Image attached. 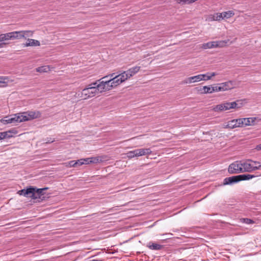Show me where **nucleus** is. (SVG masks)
<instances>
[{
  "label": "nucleus",
  "mask_w": 261,
  "mask_h": 261,
  "mask_svg": "<svg viewBox=\"0 0 261 261\" xmlns=\"http://www.w3.org/2000/svg\"><path fill=\"white\" fill-rule=\"evenodd\" d=\"M73 164H75L76 167L80 166L84 164V162L83 161L82 159L80 160H78L77 161H75V162Z\"/></svg>",
  "instance_id": "obj_36"
},
{
  "label": "nucleus",
  "mask_w": 261,
  "mask_h": 261,
  "mask_svg": "<svg viewBox=\"0 0 261 261\" xmlns=\"http://www.w3.org/2000/svg\"><path fill=\"white\" fill-rule=\"evenodd\" d=\"M222 16L221 14H219V13H216L213 14H210L206 16L205 20L207 21H220L222 20Z\"/></svg>",
  "instance_id": "obj_10"
},
{
  "label": "nucleus",
  "mask_w": 261,
  "mask_h": 261,
  "mask_svg": "<svg viewBox=\"0 0 261 261\" xmlns=\"http://www.w3.org/2000/svg\"><path fill=\"white\" fill-rule=\"evenodd\" d=\"M140 66H135L132 68H129L126 71V72L127 73L129 77L133 76L135 74L138 73L140 70Z\"/></svg>",
  "instance_id": "obj_18"
},
{
  "label": "nucleus",
  "mask_w": 261,
  "mask_h": 261,
  "mask_svg": "<svg viewBox=\"0 0 261 261\" xmlns=\"http://www.w3.org/2000/svg\"><path fill=\"white\" fill-rule=\"evenodd\" d=\"M239 181H243V180H249L250 179H252L253 177H256L255 175H251V174H240L238 175Z\"/></svg>",
  "instance_id": "obj_20"
},
{
  "label": "nucleus",
  "mask_w": 261,
  "mask_h": 261,
  "mask_svg": "<svg viewBox=\"0 0 261 261\" xmlns=\"http://www.w3.org/2000/svg\"><path fill=\"white\" fill-rule=\"evenodd\" d=\"M133 152L134 153L135 156H140L139 149L133 150Z\"/></svg>",
  "instance_id": "obj_42"
},
{
  "label": "nucleus",
  "mask_w": 261,
  "mask_h": 261,
  "mask_svg": "<svg viewBox=\"0 0 261 261\" xmlns=\"http://www.w3.org/2000/svg\"><path fill=\"white\" fill-rule=\"evenodd\" d=\"M91 161H90L91 163H99L101 160H99L98 157L90 158Z\"/></svg>",
  "instance_id": "obj_35"
},
{
  "label": "nucleus",
  "mask_w": 261,
  "mask_h": 261,
  "mask_svg": "<svg viewBox=\"0 0 261 261\" xmlns=\"http://www.w3.org/2000/svg\"><path fill=\"white\" fill-rule=\"evenodd\" d=\"M47 189H48L47 187L38 189L35 187L30 186L26 189L18 191L17 193L20 195H23L28 198H31L33 199H39L42 201L46 197L44 196L45 194L44 191Z\"/></svg>",
  "instance_id": "obj_1"
},
{
  "label": "nucleus",
  "mask_w": 261,
  "mask_h": 261,
  "mask_svg": "<svg viewBox=\"0 0 261 261\" xmlns=\"http://www.w3.org/2000/svg\"><path fill=\"white\" fill-rule=\"evenodd\" d=\"M16 34V36H15V35H14V36H15V37H16L14 39H15V38H16L17 37H18V34ZM13 35H14V33H13ZM9 35L14 36V35H12V34H9Z\"/></svg>",
  "instance_id": "obj_49"
},
{
  "label": "nucleus",
  "mask_w": 261,
  "mask_h": 261,
  "mask_svg": "<svg viewBox=\"0 0 261 261\" xmlns=\"http://www.w3.org/2000/svg\"><path fill=\"white\" fill-rule=\"evenodd\" d=\"M258 120V121L261 120L260 119H258L256 117H251L250 118V125H254L256 124V123L255 122V121Z\"/></svg>",
  "instance_id": "obj_34"
},
{
  "label": "nucleus",
  "mask_w": 261,
  "mask_h": 261,
  "mask_svg": "<svg viewBox=\"0 0 261 261\" xmlns=\"http://www.w3.org/2000/svg\"><path fill=\"white\" fill-rule=\"evenodd\" d=\"M229 105L230 104L229 102H224L223 103L215 106L213 108V110L215 112H221L223 111L229 110L231 109L230 108H229Z\"/></svg>",
  "instance_id": "obj_8"
},
{
  "label": "nucleus",
  "mask_w": 261,
  "mask_h": 261,
  "mask_svg": "<svg viewBox=\"0 0 261 261\" xmlns=\"http://www.w3.org/2000/svg\"><path fill=\"white\" fill-rule=\"evenodd\" d=\"M8 131V133H11V134H17L18 133V131L15 128H12Z\"/></svg>",
  "instance_id": "obj_40"
},
{
  "label": "nucleus",
  "mask_w": 261,
  "mask_h": 261,
  "mask_svg": "<svg viewBox=\"0 0 261 261\" xmlns=\"http://www.w3.org/2000/svg\"><path fill=\"white\" fill-rule=\"evenodd\" d=\"M215 92L222 91H224L223 89L222 88V86L220 85V83L217 84V86H215Z\"/></svg>",
  "instance_id": "obj_37"
},
{
  "label": "nucleus",
  "mask_w": 261,
  "mask_h": 261,
  "mask_svg": "<svg viewBox=\"0 0 261 261\" xmlns=\"http://www.w3.org/2000/svg\"><path fill=\"white\" fill-rule=\"evenodd\" d=\"M228 172L230 174L243 173V169L242 166H241V161H237L231 164L228 167Z\"/></svg>",
  "instance_id": "obj_4"
},
{
  "label": "nucleus",
  "mask_w": 261,
  "mask_h": 261,
  "mask_svg": "<svg viewBox=\"0 0 261 261\" xmlns=\"http://www.w3.org/2000/svg\"><path fill=\"white\" fill-rule=\"evenodd\" d=\"M242 222L248 224H253L254 223L253 220L249 218H243L242 219Z\"/></svg>",
  "instance_id": "obj_33"
},
{
  "label": "nucleus",
  "mask_w": 261,
  "mask_h": 261,
  "mask_svg": "<svg viewBox=\"0 0 261 261\" xmlns=\"http://www.w3.org/2000/svg\"><path fill=\"white\" fill-rule=\"evenodd\" d=\"M220 85L223 89V91L230 90L234 87L233 82L231 81L220 83Z\"/></svg>",
  "instance_id": "obj_15"
},
{
  "label": "nucleus",
  "mask_w": 261,
  "mask_h": 261,
  "mask_svg": "<svg viewBox=\"0 0 261 261\" xmlns=\"http://www.w3.org/2000/svg\"><path fill=\"white\" fill-rule=\"evenodd\" d=\"M110 76L111 77H112V78H113V77H114V76H115V73H113L111 74L110 75Z\"/></svg>",
  "instance_id": "obj_48"
},
{
  "label": "nucleus",
  "mask_w": 261,
  "mask_h": 261,
  "mask_svg": "<svg viewBox=\"0 0 261 261\" xmlns=\"http://www.w3.org/2000/svg\"><path fill=\"white\" fill-rule=\"evenodd\" d=\"M97 94L96 89L92 88L91 87L87 85L82 92V95L84 97V99L92 97Z\"/></svg>",
  "instance_id": "obj_6"
},
{
  "label": "nucleus",
  "mask_w": 261,
  "mask_h": 261,
  "mask_svg": "<svg viewBox=\"0 0 261 261\" xmlns=\"http://www.w3.org/2000/svg\"><path fill=\"white\" fill-rule=\"evenodd\" d=\"M253 162L254 163V164L255 165H258V166L260 165V163L259 162H258L253 161Z\"/></svg>",
  "instance_id": "obj_47"
},
{
  "label": "nucleus",
  "mask_w": 261,
  "mask_h": 261,
  "mask_svg": "<svg viewBox=\"0 0 261 261\" xmlns=\"http://www.w3.org/2000/svg\"><path fill=\"white\" fill-rule=\"evenodd\" d=\"M127 157L129 159H132L133 158L135 157L134 153L133 152V151H129L127 153Z\"/></svg>",
  "instance_id": "obj_39"
},
{
  "label": "nucleus",
  "mask_w": 261,
  "mask_h": 261,
  "mask_svg": "<svg viewBox=\"0 0 261 261\" xmlns=\"http://www.w3.org/2000/svg\"><path fill=\"white\" fill-rule=\"evenodd\" d=\"M83 161L84 162V164H91V163L90 162L91 161L90 158H86V159H82Z\"/></svg>",
  "instance_id": "obj_38"
},
{
  "label": "nucleus",
  "mask_w": 261,
  "mask_h": 261,
  "mask_svg": "<svg viewBox=\"0 0 261 261\" xmlns=\"http://www.w3.org/2000/svg\"><path fill=\"white\" fill-rule=\"evenodd\" d=\"M75 162V161H71L69 162V164L70 167H76L75 164H73Z\"/></svg>",
  "instance_id": "obj_43"
},
{
  "label": "nucleus",
  "mask_w": 261,
  "mask_h": 261,
  "mask_svg": "<svg viewBox=\"0 0 261 261\" xmlns=\"http://www.w3.org/2000/svg\"><path fill=\"white\" fill-rule=\"evenodd\" d=\"M256 149H257L258 150H261V144H259L257 146H256Z\"/></svg>",
  "instance_id": "obj_46"
},
{
  "label": "nucleus",
  "mask_w": 261,
  "mask_h": 261,
  "mask_svg": "<svg viewBox=\"0 0 261 261\" xmlns=\"http://www.w3.org/2000/svg\"><path fill=\"white\" fill-rule=\"evenodd\" d=\"M48 68V66H41L37 68V71L40 72H47Z\"/></svg>",
  "instance_id": "obj_32"
},
{
  "label": "nucleus",
  "mask_w": 261,
  "mask_h": 261,
  "mask_svg": "<svg viewBox=\"0 0 261 261\" xmlns=\"http://www.w3.org/2000/svg\"><path fill=\"white\" fill-rule=\"evenodd\" d=\"M241 119L242 120L243 127L250 125V118H241Z\"/></svg>",
  "instance_id": "obj_30"
},
{
  "label": "nucleus",
  "mask_w": 261,
  "mask_h": 261,
  "mask_svg": "<svg viewBox=\"0 0 261 261\" xmlns=\"http://www.w3.org/2000/svg\"><path fill=\"white\" fill-rule=\"evenodd\" d=\"M242 120L241 118L233 119L229 121L226 125L227 128H234L238 127H243Z\"/></svg>",
  "instance_id": "obj_7"
},
{
  "label": "nucleus",
  "mask_w": 261,
  "mask_h": 261,
  "mask_svg": "<svg viewBox=\"0 0 261 261\" xmlns=\"http://www.w3.org/2000/svg\"><path fill=\"white\" fill-rule=\"evenodd\" d=\"M0 122L3 123L4 124H7L9 123H16L21 122L22 119H21L20 114L19 113L11 115L10 116H6L1 119Z\"/></svg>",
  "instance_id": "obj_3"
},
{
  "label": "nucleus",
  "mask_w": 261,
  "mask_h": 261,
  "mask_svg": "<svg viewBox=\"0 0 261 261\" xmlns=\"http://www.w3.org/2000/svg\"><path fill=\"white\" fill-rule=\"evenodd\" d=\"M11 33H33V31L30 30H25V31H14Z\"/></svg>",
  "instance_id": "obj_41"
},
{
  "label": "nucleus",
  "mask_w": 261,
  "mask_h": 261,
  "mask_svg": "<svg viewBox=\"0 0 261 261\" xmlns=\"http://www.w3.org/2000/svg\"><path fill=\"white\" fill-rule=\"evenodd\" d=\"M198 90L200 91L202 94L212 93L215 92V86H203L202 88H200V89Z\"/></svg>",
  "instance_id": "obj_14"
},
{
  "label": "nucleus",
  "mask_w": 261,
  "mask_h": 261,
  "mask_svg": "<svg viewBox=\"0 0 261 261\" xmlns=\"http://www.w3.org/2000/svg\"><path fill=\"white\" fill-rule=\"evenodd\" d=\"M214 43H215L214 42V41L208 42L206 43H203L202 45V48L204 49H208V48H214L215 47Z\"/></svg>",
  "instance_id": "obj_27"
},
{
  "label": "nucleus",
  "mask_w": 261,
  "mask_h": 261,
  "mask_svg": "<svg viewBox=\"0 0 261 261\" xmlns=\"http://www.w3.org/2000/svg\"><path fill=\"white\" fill-rule=\"evenodd\" d=\"M107 77H108V76H105L103 77L102 79L97 80L95 82L92 83L88 85L90 87H91L92 88H94L95 89L97 90L96 88H97V87H98L97 85H98L99 82L100 81H101V80L107 79Z\"/></svg>",
  "instance_id": "obj_29"
},
{
  "label": "nucleus",
  "mask_w": 261,
  "mask_h": 261,
  "mask_svg": "<svg viewBox=\"0 0 261 261\" xmlns=\"http://www.w3.org/2000/svg\"><path fill=\"white\" fill-rule=\"evenodd\" d=\"M249 161L253 162L252 160H248V162L243 163L241 161V166H242L243 172H250L259 169L261 168V165L253 166L250 163H248Z\"/></svg>",
  "instance_id": "obj_5"
},
{
  "label": "nucleus",
  "mask_w": 261,
  "mask_h": 261,
  "mask_svg": "<svg viewBox=\"0 0 261 261\" xmlns=\"http://www.w3.org/2000/svg\"><path fill=\"white\" fill-rule=\"evenodd\" d=\"M216 75V74L215 72L207 73L206 74H200V75L203 76L202 77L201 76V81L202 80H203V81L209 80L211 79L212 76H214Z\"/></svg>",
  "instance_id": "obj_23"
},
{
  "label": "nucleus",
  "mask_w": 261,
  "mask_h": 261,
  "mask_svg": "<svg viewBox=\"0 0 261 261\" xmlns=\"http://www.w3.org/2000/svg\"><path fill=\"white\" fill-rule=\"evenodd\" d=\"M104 82L107 83L106 84H105L106 86L105 88H109V91L115 87L113 84H111L112 81L111 79L107 81H104Z\"/></svg>",
  "instance_id": "obj_31"
},
{
  "label": "nucleus",
  "mask_w": 261,
  "mask_h": 261,
  "mask_svg": "<svg viewBox=\"0 0 261 261\" xmlns=\"http://www.w3.org/2000/svg\"><path fill=\"white\" fill-rule=\"evenodd\" d=\"M219 14H221L222 16V20L223 19H227L231 17L234 14V12L232 11H228L226 12H223L222 13H219Z\"/></svg>",
  "instance_id": "obj_22"
},
{
  "label": "nucleus",
  "mask_w": 261,
  "mask_h": 261,
  "mask_svg": "<svg viewBox=\"0 0 261 261\" xmlns=\"http://www.w3.org/2000/svg\"><path fill=\"white\" fill-rule=\"evenodd\" d=\"M8 131L0 132V140L6 139L10 138L13 137V135H9Z\"/></svg>",
  "instance_id": "obj_28"
},
{
  "label": "nucleus",
  "mask_w": 261,
  "mask_h": 261,
  "mask_svg": "<svg viewBox=\"0 0 261 261\" xmlns=\"http://www.w3.org/2000/svg\"><path fill=\"white\" fill-rule=\"evenodd\" d=\"M111 80L112 81L111 84H113L115 87L122 83V82H120V79L119 78L117 75L111 79Z\"/></svg>",
  "instance_id": "obj_25"
},
{
  "label": "nucleus",
  "mask_w": 261,
  "mask_h": 261,
  "mask_svg": "<svg viewBox=\"0 0 261 261\" xmlns=\"http://www.w3.org/2000/svg\"><path fill=\"white\" fill-rule=\"evenodd\" d=\"M201 75H200V74L189 77L187 79H186L184 81L183 83L184 84H191L193 83L198 82L201 81ZM203 76H202V77Z\"/></svg>",
  "instance_id": "obj_12"
},
{
  "label": "nucleus",
  "mask_w": 261,
  "mask_h": 261,
  "mask_svg": "<svg viewBox=\"0 0 261 261\" xmlns=\"http://www.w3.org/2000/svg\"><path fill=\"white\" fill-rule=\"evenodd\" d=\"M239 182V176L238 175L232 176L229 177H226L223 180L222 185L225 186L228 185H232Z\"/></svg>",
  "instance_id": "obj_9"
},
{
  "label": "nucleus",
  "mask_w": 261,
  "mask_h": 261,
  "mask_svg": "<svg viewBox=\"0 0 261 261\" xmlns=\"http://www.w3.org/2000/svg\"><path fill=\"white\" fill-rule=\"evenodd\" d=\"M245 99H239L235 101L229 102L230 109H239L244 106V102Z\"/></svg>",
  "instance_id": "obj_13"
},
{
  "label": "nucleus",
  "mask_w": 261,
  "mask_h": 261,
  "mask_svg": "<svg viewBox=\"0 0 261 261\" xmlns=\"http://www.w3.org/2000/svg\"><path fill=\"white\" fill-rule=\"evenodd\" d=\"M107 83V82H104V81H100L98 83V85L97 88V94L99 93H102L103 92L109 91V88H105V84Z\"/></svg>",
  "instance_id": "obj_17"
},
{
  "label": "nucleus",
  "mask_w": 261,
  "mask_h": 261,
  "mask_svg": "<svg viewBox=\"0 0 261 261\" xmlns=\"http://www.w3.org/2000/svg\"><path fill=\"white\" fill-rule=\"evenodd\" d=\"M117 75L119 78H120V82H122V83L130 78L128 75L127 73L126 72V71L119 73Z\"/></svg>",
  "instance_id": "obj_24"
},
{
  "label": "nucleus",
  "mask_w": 261,
  "mask_h": 261,
  "mask_svg": "<svg viewBox=\"0 0 261 261\" xmlns=\"http://www.w3.org/2000/svg\"><path fill=\"white\" fill-rule=\"evenodd\" d=\"M19 113L20 114L21 119H22V122L38 118L41 116V113L38 111H27Z\"/></svg>",
  "instance_id": "obj_2"
},
{
  "label": "nucleus",
  "mask_w": 261,
  "mask_h": 261,
  "mask_svg": "<svg viewBox=\"0 0 261 261\" xmlns=\"http://www.w3.org/2000/svg\"><path fill=\"white\" fill-rule=\"evenodd\" d=\"M2 80H3V78L0 77V87H4V84L6 83V82L5 81H3Z\"/></svg>",
  "instance_id": "obj_44"
},
{
  "label": "nucleus",
  "mask_w": 261,
  "mask_h": 261,
  "mask_svg": "<svg viewBox=\"0 0 261 261\" xmlns=\"http://www.w3.org/2000/svg\"><path fill=\"white\" fill-rule=\"evenodd\" d=\"M10 34H1L0 35V47H3V45L6 43L4 41L14 39L16 37L14 36L9 35Z\"/></svg>",
  "instance_id": "obj_11"
},
{
  "label": "nucleus",
  "mask_w": 261,
  "mask_h": 261,
  "mask_svg": "<svg viewBox=\"0 0 261 261\" xmlns=\"http://www.w3.org/2000/svg\"><path fill=\"white\" fill-rule=\"evenodd\" d=\"M229 42V40H225L222 41H214L215 43V47H223L227 45L228 43Z\"/></svg>",
  "instance_id": "obj_21"
},
{
  "label": "nucleus",
  "mask_w": 261,
  "mask_h": 261,
  "mask_svg": "<svg viewBox=\"0 0 261 261\" xmlns=\"http://www.w3.org/2000/svg\"><path fill=\"white\" fill-rule=\"evenodd\" d=\"M46 140V143H52L54 141V140H51V138H47Z\"/></svg>",
  "instance_id": "obj_45"
},
{
  "label": "nucleus",
  "mask_w": 261,
  "mask_h": 261,
  "mask_svg": "<svg viewBox=\"0 0 261 261\" xmlns=\"http://www.w3.org/2000/svg\"><path fill=\"white\" fill-rule=\"evenodd\" d=\"M139 149L140 156L150 154L152 152L150 148H140Z\"/></svg>",
  "instance_id": "obj_26"
},
{
  "label": "nucleus",
  "mask_w": 261,
  "mask_h": 261,
  "mask_svg": "<svg viewBox=\"0 0 261 261\" xmlns=\"http://www.w3.org/2000/svg\"><path fill=\"white\" fill-rule=\"evenodd\" d=\"M147 247H148L151 250H160L164 248V246L162 245L158 244L156 243L149 242L148 244L147 245Z\"/></svg>",
  "instance_id": "obj_19"
},
{
  "label": "nucleus",
  "mask_w": 261,
  "mask_h": 261,
  "mask_svg": "<svg viewBox=\"0 0 261 261\" xmlns=\"http://www.w3.org/2000/svg\"><path fill=\"white\" fill-rule=\"evenodd\" d=\"M90 261H103L102 260H98V259H93Z\"/></svg>",
  "instance_id": "obj_50"
},
{
  "label": "nucleus",
  "mask_w": 261,
  "mask_h": 261,
  "mask_svg": "<svg viewBox=\"0 0 261 261\" xmlns=\"http://www.w3.org/2000/svg\"><path fill=\"white\" fill-rule=\"evenodd\" d=\"M40 44V42L38 40L29 39L25 43L22 44L23 47L27 46H39Z\"/></svg>",
  "instance_id": "obj_16"
}]
</instances>
